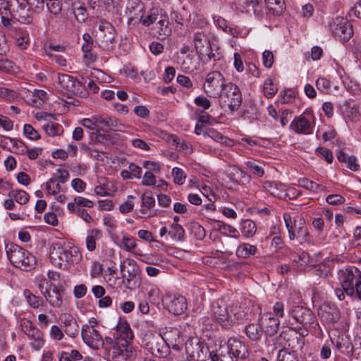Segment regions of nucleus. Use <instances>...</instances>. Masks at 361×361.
I'll use <instances>...</instances> for the list:
<instances>
[{
  "instance_id": "22",
  "label": "nucleus",
  "mask_w": 361,
  "mask_h": 361,
  "mask_svg": "<svg viewBox=\"0 0 361 361\" xmlns=\"http://www.w3.org/2000/svg\"><path fill=\"white\" fill-rule=\"evenodd\" d=\"M339 274L342 288L347 295L352 296L354 294L353 282L355 280V275L353 271L346 269L340 271Z\"/></svg>"
},
{
  "instance_id": "62",
  "label": "nucleus",
  "mask_w": 361,
  "mask_h": 361,
  "mask_svg": "<svg viewBox=\"0 0 361 361\" xmlns=\"http://www.w3.org/2000/svg\"><path fill=\"white\" fill-rule=\"evenodd\" d=\"M263 64L267 68H271L274 62V54L271 51L266 50L262 53Z\"/></svg>"
},
{
  "instance_id": "60",
  "label": "nucleus",
  "mask_w": 361,
  "mask_h": 361,
  "mask_svg": "<svg viewBox=\"0 0 361 361\" xmlns=\"http://www.w3.org/2000/svg\"><path fill=\"white\" fill-rule=\"evenodd\" d=\"M86 183L80 178H76L72 180L71 186L78 192L85 191L86 188Z\"/></svg>"
},
{
  "instance_id": "19",
  "label": "nucleus",
  "mask_w": 361,
  "mask_h": 361,
  "mask_svg": "<svg viewBox=\"0 0 361 361\" xmlns=\"http://www.w3.org/2000/svg\"><path fill=\"white\" fill-rule=\"evenodd\" d=\"M318 315L326 324H334L340 317L338 310L334 306L324 304L318 310Z\"/></svg>"
},
{
  "instance_id": "61",
  "label": "nucleus",
  "mask_w": 361,
  "mask_h": 361,
  "mask_svg": "<svg viewBox=\"0 0 361 361\" xmlns=\"http://www.w3.org/2000/svg\"><path fill=\"white\" fill-rule=\"evenodd\" d=\"M194 102L197 106L202 107L204 110H207L211 106L210 101L203 96L197 97Z\"/></svg>"
},
{
  "instance_id": "56",
  "label": "nucleus",
  "mask_w": 361,
  "mask_h": 361,
  "mask_svg": "<svg viewBox=\"0 0 361 361\" xmlns=\"http://www.w3.org/2000/svg\"><path fill=\"white\" fill-rule=\"evenodd\" d=\"M277 360L278 361H297L294 355L288 352L285 349H281L278 352L277 355Z\"/></svg>"
},
{
  "instance_id": "50",
  "label": "nucleus",
  "mask_w": 361,
  "mask_h": 361,
  "mask_svg": "<svg viewBox=\"0 0 361 361\" xmlns=\"http://www.w3.org/2000/svg\"><path fill=\"white\" fill-rule=\"evenodd\" d=\"M0 1V17H4V16H13V7L11 6V4H13V1L11 0L9 1Z\"/></svg>"
},
{
  "instance_id": "11",
  "label": "nucleus",
  "mask_w": 361,
  "mask_h": 361,
  "mask_svg": "<svg viewBox=\"0 0 361 361\" xmlns=\"http://www.w3.org/2000/svg\"><path fill=\"white\" fill-rule=\"evenodd\" d=\"M58 80L61 88L66 93L80 97H87L88 92L84 85L73 76L68 74H59Z\"/></svg>"
},
{
  "instance_id": "15",
  "label": "nucleus",
  "mask_w": 361,
  "mask_h": 361,
  "mask_svg": "<svg viewBox=\"0 0 361 361\" xmlns=\"http://www.w3.org/2000/svg\"><path fill=\"white\" fill-rule=\"evenodd\" d=\"M81 335L83 341L92 349L98 350L104 348V341L99 332L94 329H90L87 324L82 327Z\"/></svg>"
},
{
  "instance_id": "48",
  "label": "nucleus",
  "mask_w": 361,
  "mask_h": 361,
  "mask_svg": "<svg viewBox=\"0 0 361 361\" xmlns=\"http://www.w3.org/2000/svg\"><path fill=\"white\" fill-rule=\"evenodd\" d=\"M23 133L29 139L37 140L40 138L39 133L30 124H25Z\"/></svg>"
},
{
  "instance_id": "25",
  "label": "nucleus",
  "mask_w": 361,
  "mask_h": 361,
  "mask_svg": "<svg viewBox=\"0 0 361 361\" xmlns=\"http://www.w3.org/2000/svg\"><path fill=\"white\" fill-rule=\"evenodd\" d=\"M209 357L212 361H235L233 357H231V353L228 346V343L220 345L216 352L212 351L209 353Z\"/></svg>"
},
{
  "instance_id": "8",
  "label": "nucleus",
  "mask_w": 361,
  "mask_h": 361,
  "mask_svg": "<svg viewBox=\"0 0 361 361\" xmlns=\"http://www.w3.org/2000/svg\"><path fill=\"white\" fill-rule=\"evenodd\" d=\"M123 283L130 290L135 289L141 283L140 270L137 262L132 259H126L120 264Z\"/></svg>"
},
{
  "instance_id": "54",
  "label": "nucleus",
  "mask_w": 361,
  "mask_h": 361,
  "mask_svg": "<svg viewBox=\"0 0 361 361\" xmlns=\"http://www.w3.org/2000/svg\"><path fill=\"white\" fill-rule=\"evenodd\" d=\"M122 246L127 251H132L136 247L135 240L133 237L124 235L122 238Z\"/></svg>"
},
{
  "instance_id": "29",
  "label": "nucleus",
  "mask_w": 361,
  "mask_h": 361,
  "mask_svg": "<svg viewBox=\"0 0 361 361\" xmlns=\"http://www.w3.org/2000/svg\"><path fill=\"white\" fill-rule=\"evenodd\" d=\"M245 331L247 337L255 341L260 339L262 332L263 331L260 327V323L259 324H250L245 326Z\"/></svg>"
},
{
  "instance_id": "20",
  "label": "nucleus",
  "mask_w": 361,
  "mask_h": 361,
  "mask_svg": "<svg viewBox=\"0 0 361 361\" xmlns=\"http://www.w3.org/2000/svg\"><path fill=\"white\" fill-rule=\"evenodd\" d=\"M259 322L262 330L269 336H274L279 330L280 321L278 317L275 318L271 314H266L262 317Z\"/></svg>"
},
{
  "instance_id": "41",
  "label": "nucleus",
  "mask_w": 361,
  "mask_h": 361,
  "mask_svg": "<svg viewBox=\"0 0 361 361\" xmlns=\"http://www.w3.org/2000/svg\"><path fill=\"white\" fill-rule=\"evenodd\" d=\"M73 11L76 20L78 22H85L87 18L86 8L82 5L73 4Z\"/></svg>"
},
{
  "instance_id": "52",
  "label": "nucleus",
  "mask_w": 361,
  "mask_h": 361,
  "mask_svg": "<svg viewBox=\"0 0 361 361\" xmlns=\"http://www.w3.org/2000/svg\"><path fill=\"white\" fill-rule=\"evenodd\" d=\"M56 180L54 178H50L46 184V189L49 194L56 195L61 190V185L59 183H56Z\"/></svg>"
},
{
  "instance_id": "39",
  "label": "nucleus",
  "mask_w": 361,
  "mask_h": 361,
  "mask_svg": "<svg viewBox=\"0 0 361 361\" xmlns=\"http://www.w3.org/2000/svg\"><path fill=\"white\" fill-rule=\"evenodd\" d=\"M8 195L11 197H13L15 200L20 204H26L30 198L28 193L21 190H12L9 192Z\"/></svg>"
},
{
  "instance_id": "2",
  "label": "nucleus",
  "mask_w": 361,
  "mask_h": 361,
  "mask_svg": "<svg viewBox=\"0 0 361 361\" xmlns=\"http://www.w3.org/2000/svg\"><path fill=\"white\" fill-rule=\"evenodd\" d=\"M79 252L77 247H71L65 243H54L50 252L51 263L61 269H68L74 263L75 259H79Z\"/></svg>"
},
{
  "instance_id": "24",
  "label": "nucleus",
  "mask_w": 361,
  "mask_h": 361,
  "mask_svg": "<svg viewBox=\"0 0 361 361\" xmlns=\"http://www.w3.org/2000/svg\"><path fill=\"white\" fill-rule=\"evenodd\" d=\"M290 128L297 133L307 135L312 133V126L310 122L302 116L295 117L291 122Z\"/></svg>"
},
{
  "instance_id": "44",
  "label": "nucleus",
  "mask_w": 361,
  "mask_h": 361,
  "mask_svg": "<svg viewBox=\"0 0 361 361\" xmlns=\"http://www.w3.org/2000/svg\"><path fill=\"white\" fill-rule=\"evenodd\" d=\"M159 11L157 8L152 9L150 13L142 19V24L145 26H149L151 24L158 21L160 18Z\"/></svg>"
},
{
  "instance_id": "57",
  "label": "nucleus",
  "mask_w": 361,
  "mask_h": 361,
  "mask_svg": "<svg viewBox=\"0 0 361 361\" xmlns=\"http://www.w3.org/2000/svg\"><path fill=\"white\" fill-rule=\"evenodd\" d=\"M181 68L186 72L193 71L196 67L192 62V59L190 56H186L181 63Z\"/></svg>"
},
{
  "instance_id": "18",
  "label": "nucleus",
  "mask_w": 361,
  "mask_h": 361,
  "mask_svg": "<svg viewBox=\"0 0 361 361\" xmlns=\"http://www.w3.org/2000/svg\"><path fill=\"white\" fill-rule=\"evenodd\" d=\"M65 289L62 285L54 284L49 291H46L45 298L54 307H60L63 304V293Z\"/></svg>"
},
{
  "instance_id": "4",
  "label": "nucleus",
  "mask_w": 361,
  "mask_h": 361,
  "mask_svg": "<svg viewBox=\"0 0 361 361\" xmlns=\"http://www.w3.org/2000/svg\"><path fill=\"white\" fill-rule=\"evenodd\" d=\"M240 309V307L235 305L228 310L223 300H215L212 306L213 316L225 328L233 325L237 320L242 318L243 312Z\"/></svg>"
},
{
  "instance_id": "12",
  "label": "nucleus",
  "mask_w": 361,
  "mask_h": 361,
  "mask_svg": "<svg viewBox=\"0 0 361 361\" xmlns=\"http://www.w3.org/2000/svg\"><path fill=\"white\" fill-rule=\"evenodd\" d=\"M214 36L209 32H200L195 35L193 42L196 53L200 57L208 56L209 59H215V54L212 50V42Z\"/></svg>"
},
{
  "instance_id": "21",
  "label": "nucleus",
  "mask_w": 361,
  "mask_h": 361,
  "mask_svg": "<svg viewBox=\"0 0 361 361\" xmlns=\"http://www.w3.org/2000/svg\"><path fill=\"white\" fill-rule=\"evenodd\" d=\"M228 346L231 353V357H233L235 361L238 358L244 359L247 356V350L244 343L240 341L231 338L228 341Z\"/></svg>"
},
{
  "instance_id": "13",
  "label": "nucleus",
  "mask_w": 361,
  "mask_h": 361,
  "mask_svg": "<svg viewBox=\"0 0 361 361\" xmlns=\"http://www.w3.org/2000/svg\"><path fill=\"white\" fill-rule=\"evenodd\" d=\"M333 35L341 41H347L353 35L351 23L344 18L338 17L330 24Z\"/></svg>"
},
{
  "instance_id": "42",
  "label": "nucleus",
  "mask_w": 361,
  "mask_h": 361,
  "mask_svg": "<svg viewBox=\"0 0 361 361\" xmlns=\"http://www.w3.org/2000/svg\"><path fill=\"white\" fill-rule=\"evenodd\" d=\"M44 0H41L44 4ZM47 7L52 14H59L62 9V4L60 0H46Z\"/></svg>"
},
{
  "instance_id": "55",
  "label": "nucleus",
  "mask_w": 361,
  "mask_h": 361,
  "mask_svg": "<svg viewBox=\"0 0 361 361\" xmlns=\"http://www.w3.org/2000/svg\"><path fill=\"white\" fill-rule=\"evenodd\" d=\"M316 86L319 91L327 93L330 90L331 82L324 78H320L316 81Z\"/></svg>"
},
{
  "instance_id": "36",
  "label": "nucleus",
  "mask_w": 361,
  "mask_h": 361,
  "mask_svg": "<svg viewBox=\"0 0 361 361\" xmlns=\"http://www.w3.org/2000/svg\"><path fill=\"white\" fill-rule=\"evenodd\" d=\"M169 20L163 18L162 16H161L156 25V29L160 36H168L170 35L171 30L169 27Z\"/></svg>"
},
{
  "instance_id": "9",
  "label": "nucleus",
  "mask_w": 361,
  "mask_h": 361,
  "mask_svg": "<svg viewBox=\"0 0 361 361\" xmlns=\"http://www.w3.org/2000/svg\"><path fill=\"white\" fill-rule=\"evenodd\" d=\"M185 352L193 360L205 361L211 353L204 341L199 338H192L185 343Z\"/></svg>"
},
{
  "instance_id": "63",
  "label": "nucleus",
  "mask_w": 361,
  "mask_h": 361,
  "mask_svg": "<svg viewBox=\"0 0 361 361\" xmlns=\"http://www.w3.org/2000/svg\"><path fill=\"white\" fill-rule=\"evenodd\" d=\"M64 331L68 336L75 338L78 334L79 332V326L77 322H72V324L69 325L66 329H64Z\"/></svg>"
},
{
  "instance_id": "5",
  "label": "nucleus",
  "mask_w": 361,
  "mask_h": 361,
  "mask_svg": "<svg viewBox=\"0 0 361 361\" xmlns=\"http://www.w3.org/2000/svg\"><path fill=\"white\" fill-rule=\"evenodd\" d=\"M283 219L290 240H296L300 245L310 241V235L305 221L302 217L297 216L293 219L289 214L285 213Z\"/></svg>"
},
{
  "instance_id": "1",
  "label": "nucleus",
  "mask_w": 361,
  "mask_h": 361,
  "mask_svg": "<svg viewBox=\"0 0 361 361\" xmlns=\"http://www.w3.org/2000/svg\"><path fill=\"white\" fill-rule=\"evenodd\" d=\"M118 336L116 339L106 336L105 341L112 350V359L114 361H133L137 357V352L130 341L133 334L129 326L120 325L117 326Z\"/></svg>"
},
{
  "instance_id": "47",
  "label": "nucleus",
  "mask_w": 361,
  "mask_h": 361,
  "mask_svg": "<svg viewBox=\"0 0 361 361\" xmlns=\"http://www.w3.org/2000/svg\"><path fill=\"white\" fill-rule=\"evenodd\" d=\"M172 175L176 184L183 185L185 183L186 175L181 169L174 167L172 169Z\"/></svg>"
},
{
  "instance_id": "16",
  "label": "nucleus",
  "mask_w": 361,
  "mask_h": 361,
  "mask_svg": "<svg viewBox=\"0 0 361 361\" xmlns=\"http://www.w3.org/2000/svg\"><path fill=\"white\" fill-rule=\"evenodd\" d=\"M164 307L175 315H180L187 310V302L185 297L168 295L163 300Z\"/></svg>"
},
{
  "instance_id": "32",
  "label": "nucleus",
  "mask_w": 361,
  "mask_h": 361,
  "mask_svg": "<svg viewBox=\"0 0 361 361\" xmlns=\"http://www.w3.org/2000/svg\"><path fill=\"white\" fill-rule=\"evenodd\" d=\"M77 205L74 204H67V208L68 211L71 213L75 214L77 216L83 219L86 223H91L93 221L92 217L90 214L87 212L84 208H76Z\"/></svg>"
},
{
  "instance_id": "6",
  "label": "nucleus",
  "mask_w": 361,
  "mask_h": 361,
  "mask_svg": "<svg viewBox=\"0 0 361 361\" xmlns=\"http://www.w3.org/2000/svg\"><path fill=\"white\" fill-rule=\"evenodd\" d=\"M141 345L152 355L163 358L170 353V347L160 334L148 332L142 338Z\"/></svg>"
},
{
  "instance_id": "14",
  "label": "nucleus",
  "mask_w": 361,
  "mask_h": 361,
  "mask_svg": "<svg viewBox=\"0 0 361 361\" xmlns=\"http://www.w3.org/2000/svg\"><path fill=\"white\" fill-rule=\"evenodd\" d=\"M13 7V18L21 23L29 24L32 22V11L31 7L26 0H14L13 4H11Z\"/></svg>"
},
{
  "instance_id": "23",
  "label": "nucleus",
  "mask_w": 361,
  "mask_h": 361,
  "mask_svg": "<svg viewBox=\"0 0 361 361\" xmlns=\"http://www.w3.org/2000/svg\"><path fill=\"white\" fill-rule=\"evenodd\" d=\"M95 122L98 123V127L99 125L106 127V131L107 130L122 131L124 126L118 119L108 116H95Z\"/></svg>"
},
{
  "instance_id": "10",
  "label": "nucleus",
  "mask_w": 361,
  "mask_h": 361,
  "mask_svg": "<svg viewBox=\"0 0 361 361\" xmlns=\"http://www.w3.org/2000/svg\"><path fill=\"white\" fill-rule=\"evenodd\" d=\"M226 85L225 78L221 73L212 71L207 74L203 87L208 97L217 98Z\"/></svg>"
},
{
  "instance_id": "17",
  "label": "nucleus",
  "mask_w": 361,
  "mask_h": 361,
  "mask_svg": "<svg viewBox=\"0 0 361 361\" xmlns=\"http://www.w3.org/2000/svg\"><path fill=\"white\" fill-rule=\"evenodd\" d=\"M292 317L305 329L312 326L316 322L314 314L310 309L302 306L295 307L293 310Z\"/></svg>"
},
{
  "instance_id": "31",
  "label": "nucleus",
  "mask_w": 361,
  "mask_h": 361,
  "mask_svg": "<svg viewBox=\"0 0 361 361\" xmlns=\"http://www.w3.org/2000/svg\"><path fill=\"white\" fill-rule=\"evenodd\" d=\"M102 233L99 229H92L86 238V247L92 252L96 249V240L102 238Z\"/></svg>"
},
{
  "instance_id": "58",
  "label": "nucleus",
  "mask_w": 361,
  "mask_h": 361,
  "mask_svg": "<svg viewBox=\"0 0 361 361\" xmlns=\"http://www.w3.org/2000/svg\"><path fill=\"white\" fill-rule=\"evenodd\" d=\"M191 230L198 240L203 239L206 235L204 228L197 223L192 224Z\"/></svg>"
},
{
  "instance_id": "37",
  "label": "nucleus",
  "mask_w": 361,
  "mask_h": 361,
  "mask_svg": "<svg viewBox=\"0 0 361 361\" xmlns=\"http://www.w3.org/2000/svg\"><path fill=\"white\" fill-rule=\"evenodd\" d=\"M257 231L256 224L254 221L250 219H246L243 221L242 226V233L245 237H252L255 235Z\"/></svg>"
},
{
  "instance_id": "40",
  "label": "nucleus",
  "mask_w": 361,
  "mask_h": 361,
  "mask_svg": "<svg viewBox=\"0 0 361 361\" xmlns=\"http://www.w3.org/2000/svg\"><path fill=\"white\" fill-rule=\"evenodd\" d=\"M278 92L276 85L274 84V81L271 78L266 80L264 84V95L268 98L273 97Z\"/></svg>"
},
{
  "instance_id": "38",
  "label": "nucleus",
  "mask_w": 361,
  "mask_h": 361,
  "mask_svg": "<svg viewBox=\"0 0 361 361\" xmlns=\"http://www.w3.org/2000/svg\"><path fill=\"white\" fill-rule=\"evenodd\" d=\"M23 294L26 298L27 302L32 308L37 309L40 305H42L43 300L39 299L38 296L32 294L28 289H25L23 292Z\"/></svg>"
},
{
  "instance_id": "51",
  "label": "nucleus",
  "mask_w": 361,
  "mask_h": 361,
  "mask_svg": "<svg viewBox=\"0 0 361 361\" xmlns=\"http://www.w3.org/2000/svg\"><path fill=\"white\" fill-rule=\"evenodd\" d=\"M0 97L8 102H12L18 98V94L12 90L0 87Z\"/></svg>"
},
{
  "instance_id": "53",
  "label": "nucleus",
  "mask_w": 361,
  "mask_h": 361,
  "mask_svg": "<svg viewBox=\"0 0 361 361\" xmlns=\"http://www.w3.org/2000/svg\"><path fill=\"white\" fill-rule=\"evenodd\" d=\"M246 166L250 170H252V173L258 177H262L264 174V171L259 166L255 161H248L245 162Z\"/></svg>"
},
{
  "instance_id": "49",
  "label": "nucleus",
  "mask_w": 361,
  "mask_h": 361,
  "mask_svg": "<svg viewBox=\"0 0 361 361\" xmlns=\"http://www.w3.org/2000/svg\"><path fill=\"white\" fill-rule=\"evenodd\" d=\"M292 261L296 264H299L300 267H304L309 263V255L305 252H302L301 254H291Z\"/></svg>"
},
{
  "instance_id": "33",
  "label": "nucleus",
  "mask_w": 361,
  "mask_h": 361,
  "mask_svg": "<svg viewBox=\"0 0 361 361\" xmlns=\"http://www.w3.org/2000/svg\"><path fill=\"white\" fill-rule=\"evenodd\" d=\"M269 11L275 15H281L285 9L284 0H264Z\"/></svg>"
},
{
  "instance_id": "34",
  "label": "nucleus",
  "mask_w": 361,
  "mask_h": 361,
  "mask_svg": "<svg viewBox=\"0 0 361 361\" xmlns=\"http://www.w3.org/2000/svg\"><path fill=\"white\" fill-rule=\"evenodd\" d=\"M43 129L51 137L60 135L63 132L62 126L53 121H49L43 126Z\"/></svg>"
},
{
  "instance_id": "28",
  "label": "nucleus",
  "mask_w": 361,
  "mask_h": 361,
  "mask_svg": "<svg viewBox=\"0 0 361 361\" xmlns=\"http://www.w3.org/2000/svg\"><path fill=\"white\" fill-rule=\"evenodd\" d=\"M264 188L273 196L282 198L287 194L282 189L279 188L281 185L275 182L266 181L264 183Z\"/></svg>"
},
{
  "instance_id": "3",
  "label": "nucleus",
  "mask_w": 361,
  "mask_h": 361,
  "mask_svg": "<svg viewBox=\"0 0 361 361\" xmlns=\"http://www.w3.org/2000/svg\"><path fill=\"white\" fill-rule=\"evenodd\" d=\"M6 252L10 262L15 267L23 271H30L35 268L36 259L31 253L16 244L6 245Z\"/></svg>"
},
{
  "instance_id": "7",
  "label": "nucleus",
  "mask_w": 361,
  "mask_h": 361,
  "mask_svg": "<svg viewBox=\"0 0 361 361\" xmlns=\"http://www.w3.org/2000/svg\"><path fill=\"white\" fill-rule=\"evenodd\" d=\"M221 109L228 108L231 112L238 111L243 102L242 93L238 85L228 82L218 96Z\"/></svg>"
},
{
  "instance_id": "64",
  "label": "nucleus",
  "mask_w": 361,
  "mask_h": 361,
  "mask_svg": "<svg viewBox=\"0 0 361 361\" xmlns=\"http://www.w3.org/2000/svg\"><path fill=\"white\" fill-rule=\"evenodd\" d=\"M53 285L54 283H50L47 279H42L39 280L37 286L40 293L44 295V297H45L47 295L45 292L49 291V289L51 288Z\"/></svg>"
},
{
  "instance_id": "46",
  "label": "nucleus",
  "mask_w": 361,
  "mask_h": 361,
  "mask_svg": "<svg viewBox=\"0 0 361 361\" xmlns=\"http://www.w3.org/2000/svg\"><path fill=\"white\" fill-rule=\"evenodd\" d=\"M218 230L224 234H226V232H229L233 237L238 238V231L233 226L226 224L222 221H217Z\"/></svg>"
},
{
  "instance_id": "35",
  "label": "nucleus",
  "mask_w": 361,
  "mask_h": 361,
  "mask_svg": "<svg viewBox=\"0 0 361 361\" xmlns=\"http://www.w3.org/2000/svg\"><path fill=\"white\" fill-rule=\"evenodd\" d=\"M169 234L174 240L181 241L184 239L185 231L178 223H173L171 226Z\"/></svg>"
},
{
  "instance_id": "59",
  "label": "nucleus",
  "mask_w": 361,
  "mask_h": 361,
  "mask_svg": "<svg viewBox=\"0 0 361 361\" xmlns=\"http://www.w3.org/2000/svg\"><path fill=\"white\" fill-rule=\"evenodd\" d=\"M326 202L332 205H338L344 203L345 198L341 195H329L326 198Z\"/></svg>"
},
{
  "instance_id": "45",
  "label": "nucleus",
  "mask_w": 361,
  "mask_h": 361,
  "mask_svg": "<svg viewBox=\"0 0 361 361\" xmlns=\"http://www.w3.org/2000/svg\"><path fill=\"white\" fill-rule=\"evenodd\" d=\"M298 185L312 192L318 191V184L307 178H302L298 180Z\"/></svg>"
},
{
  "instance_id": "30",
  "label": "nucleus",
  "mask_w": 361,
  "mask_h": 361,
  "mask_svg": "<svg viewBox=\"0 0 361 361\" xmlns=\"http://www.w3.org/2000/svg\"><path fill=\"white\" fill-rule=\"evenodd\" d=\"M257 252V247L249 243H243L236 250V255L239 257L247 258L254 255Z\"/></svg>"
},
{
  "instance_id": "43",
  "label": "nucleus",
  "mask_w": 361,
  "mask_h": 361,
  "mask_svg": "<svg viewBox=\"0 0 361 361\" xmlns=\"http://www.w3.org/2000/svg\"><path fill=\"white\" fill-rule=\"evenodd\" d=\"M68 204L77 205L76 208H92L94 206V202L92 200L80 196L75 197L73 202H68Z\"/></svg>"
},
{
  "instance_id": "27",
  "label": "nucleus",
  "mask_w": 361,
  "mask_h": 361,
  "mask_svg": "<svg viewBox=\"0 0 361 361\" xmlns=\"http://www.w3.org/2000/svg\"><path fill=\"white\" fill-rule=\"evenodd\" d=\"M24 332L30 337L37 341L38 345L42 343L41 332L30 321H27L23 324Z\"/></svg>"
},
{
  "instance_id": "26",
  "label": "nucleus",
  "mask_w": 361,
  "mask_h": 361,
  "mask_svg": "<svg viewBox=\"0 0 361 361\" xmlns=\"http://www.w3.org/2000/svg\"><path fill=\"white\" fill-rule=\"evenodd\" d=\"M337 158L339 161L345 163L351 171H357L360 169V165L357 163V158L355 156H348L344 152L340 151L337 154Z\"/></svg>"
}]
</instances>
